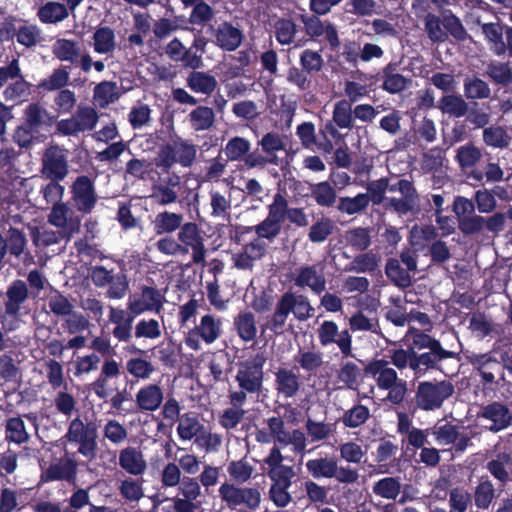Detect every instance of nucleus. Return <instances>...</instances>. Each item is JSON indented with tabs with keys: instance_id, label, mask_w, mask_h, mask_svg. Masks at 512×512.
Returning a JSON list of instances; mask_svg holds the SVG:
<instances>
[{
	"instance_id": "nucleus-1",
	"label": "nucleus",
	"mask_w": 512,
	"mask_h": 512,
	"mask_svg": "<svg viewBox=\"0 0 512 512\" xmlns=\"http://www.w3.org/2000/svg\"><path fill=\"white\" fill-rule=\"evenodd\" d=\"M366 190L365 194L370 197V202L374 205L386 202V208L399 216L417 213L419 210L415 208L418 192L412 180L397 175L382 177L370 181Z\"/></svg>"
},
{
	"instance_id": "nucleus-2",
	"label": "nucleus",
	"mask_w": 512,
	"mask_h": 512,
	"mask_svg": "<svg viewBox=\"0 0 512 512\" xmlns=\"http://www.w3.org/2000/svg\"><path fill=\"white\" fill-rule=\"evenodd\" d=\"M413 348H415V357L412 360L411 370L417 378L431 370L447 375L443 370L442 362L457 357L456 352L445 349L438 339L423 331L413 335Z\"/></svg>"
},
{
	"instance_id": "nucleus-3",
	"label": "nucleus",
	"mask_w": 512,
	"mask_h": 512,
	"mask_svg": "<svg viewBox=\"0 0 512 512\" xmlns=\"http://www.w3.org/2000/svg\"><path fill=\"white\" fill-rule=\"evenodd\" d=\"M60 181L49 180L46 185L41 187L40 193L45 204L52 205L49 223L58 228H63L69 237L79 232L81 217L78 214H74V211L68 207L67 202H62L65 188L60 184Z\"/></svg>"
},
{
	"instance_id": "nucleus-4",
	"label": "nucleus",
	"mask_w": 512,
	"mask_h": 512,
	"mask_svg": "<svg viewBox=\"0 0 512 512\" xmlns=\"http://www.w3.org/2000/svg\"><path fill=\"white\" fill-rule=\"evenodd\" d=\"M291 313L295 319L303 322L313 316L314 308L306 295L286 291L279 297L274 312L268 319V329L276 335L282 334Z\"/></svg>"
},
{
	"instance_id": "nucleus-5",
	"label": "nucleus",
	"mask_w": 512,
	"mask_h": 512,
	"mask_svg": "<svg viewBox=\"0 0 512 512\" xmlns=\"http://www.w3.org/2000/svg\"><path fill=\"white\" fill-rule=\"evenodd\" d=\"M424 31L432 43H444L451 36L458 42H464L468 38V33L457 17L451 10L444 9L440 15L428 12L423 17Z\"/></svg>"
},
{
	"instance_id": "nucleus-6",
	"label": "nucleus",
	"mask_w": 512,
	"mask_h": 512,
	"mask_svg": "<svg viewBox=\"0 0 512 512\" xmlns=\"http://www.w3.org/2000/svg\"><path fill=\"white\" fill-rule=\"evenodd\" d=\"M455 392L450 380H425L418 382L414 397L409 403V410L436 411L440 409Z\"/></svg>"
},
{
	"instance_id": "nucleus-7",
	"label": "nucleus",
	"mask_w": 512,
	"mask_h": 512,
	"mask_svg": "<svg viewBox=\"0 0 512 512\" xmlns=\"http://www.w3.org/2000/svg\"><path fill=\"white\" fill-rule=\"evenodd\" d=\"M507 352L502 354L499 360L492 351L486 353L471 352L466 355V360L473 370L480 376V382L484 388L494 389L505 382V370L512 371V367L505 363Z\"/></svg>"
},
{
	"instance_id": "nucleus-8",
	"label": "nucleus",
	"mask_w": 512,
	"mask_h": 512,
	"mask_svg": "<svg viewBox=\"0 0 512 512\" xmlns=\"http://www.w3.org/2000/svg\"><path fill=\"white\" fill-rule=\"evenodd\" d=\"M300 67L292 66L287 71V81L300 92L308 91L312 87V78L318 75L324 67L321 50L306 48L299 54Z\"/></svg>"
},
{
	"instance_id": "nucleus-9",
	"label": "nucleus",
	"mask_w": 512,
	"mask_h": 512,
	"mask_svg": "<svg viewBox=\"0 0 512 512\" xmlns=\"http://www.w3.org/2000/svg\"><path fill=\"white\" fill-rule=\"evenodd\" d=\"M69 194L68 207L74 214L79 213L81 218L91 214L99 200L95 178L88 175L77 176L69 186Z\"/></svg>"
},
{
	"instance_id": "nucleus-10",
	"label": "nucleus",
	"mask_w": 512,
	"mask_h": 512,
	"mask_svg": "<svg viewBox=\"0 0 512 512\" xmlns=\"http://www.w3.org/2000/svg\"><path fill=\"white\" fill-rule=\"evenodd\" d=\"M65 438L71 444L78 446L77 453L82 455L87 461H92L97 456L98 450V432L94 422L84 423L77 416L69 423Z\"/></svg>"
},
{
	"instance_id": "nucleus-11",
	"label": "nucleus",
	"mask_w": 512,
	"mask_h": 512,
	"mask_svg": "<svg viewBox=\"0 0 512 512\" xmlns=\"http://www.w3.org/2000/svg\"><path fill=\"white\" fill-rule=\"evenodd\" d=\"M218 492L222 503L231 510L244 507L245 511L252 512L260 507L261 492L258 487H241L225 482L219 487Z\"/></svg>"
},
{
	"instance_id": "nucleus-12",
	"label": "nucleus",
	"mask_w": 512,
	"mask_h": 512,
	"mask_svg": "<svg viewBox=\"0 0 512 512\" xmlns=\"http://www.w3.org/2000/svg\"><path fill=\"white\" fill-rule=\"evenodd\" d=\"M258 146L261 147V151L258 148L255 149L245 160V165L249 169H264L269 164L277 166L279 164L277 153L286 149L283 137L275 131L264 134L258 141Z\"/></svg>"
},
{
	"instance_id": "nucleus-13",
	"label": "nucleus",
	"mask_w": 512,
	"mask_h": 512,
	"mask_svg": "<svg viewBox=\"0 0 512 512\" xmlns=\"http://www.w3.org/2000/svg\"><path fill=\"white\" fill-rule=\"evenodd\" d=\"M266 357L263 353H256L249 359L239 362L236 381L239 388L248 391L249 394H258L263 388V367Z\"/></svg>"
},
{
	"instance_id": "nucleus-14",
	"label": "nucleus",
	"mask_w": 512,
	"mask_h": 512,
	"mask_svg": "<svg viewBox=\"0 0 512 512\" xmlns=\"http://www.w3.org/2000/svg\"><path fill=\"white\" fill-rule=\"evenodd\" d=\"M273 35L281 46L303 47L308 39L302 34L298 13L273 18L271 24Z\"/></svg>"
},
{
	"instance_id": "nucleus-15",
	"label": "nucleus",
	"mask_w": 512,
	"mask_h": 512,
	"mask_svg": "<svg viewBox=\"0 0 512 512\" xmlns=\"http://www.w3.org/2000/svg\"><path fill=\"white\" fill-rule=\"evenodd\" d=\"M268 476L272 483L269 488V498L278 508H285L292 502L288 489L292 486V479L296 476L293 467H282L279 471H269Z\"/></svg>"
},
{
	"instance_id": "nucleus-16",
	"label": "nucleus",
	"mask_w": 512,
	"mask_h": 512,
	"mask_svg": "<svg viewBox=\"0 0 512 512\" xmlns=\"http://www.w3.org/2000/svg\"><path fill=\"white\" fill-rule=\"evenodd\" d=\"M42 175L49 180H64L69 173L68 150L51 145L42 156Z\"/></svg>"
},
{
	"instance_id": "nucleus-17",
	"label": "nucleus",
	"mask_w": 512,
	"mask_h": 512,
	"mask_svg": "<svg viewBox=\"0 0 512 512\" xmlns=\"http://www.w3.org/2000/svg\"><path fill=\"white\" fill-rule=\"evenodd\" d=\"M318 339L322 346L326 347L336 344L344 357L352 355V336L348 329L339 332L336 322L332 320L323 321L318 330Z\"/></svg>"
},
{
	"instance_id": "nucleus-18",
	"label": "nucleus",
	"mask_w": 512,
	"mask_h": 512,
	"mask_svg": "<svg viewBox=\"0 0 512 512\" xmlns=\"http://www.w3.org/2000/svg\"><path fill=\"white\" fill-rule=\"evenodd\" d=\"M177 239L180 246H184L183 254H187L189 249L192 250V260L195 264L204 262L206 256V248L201 230L195 222H187L179 228Z\"/></svg>"
},
{
	"instance_id": "nucleus-19",
	"label": "nucleus",
	"mask_w": 512,
	"mask_h": 512,
	"mask_svg": "<svg viewBox=\"0 0 512 512\" xmlns=\"http://www.w3.org/2000/svg\"><path fill=\"white\" fill-rule=\"evenodd\" d=\"M128 300L132 312H138L139 315L145 312L160 313L164 305V296L161 291L146 285L140 288V293L130 295Z\"/></svg>"
},
{
	"instance_id": "nucleus-20",
	"label": "nucleus",
	"mask_w": 512,
	"mask_h": 512,
	"mask_svg": "<svg viewBox=\"0 0 512 512\" xmlns=\"http://www.w3.org/2000/svg\"><path fill=\"white\" fill-rule=\"evenodd\" d=\"M178 491L183 496L173 498L175 512H195L198 505L194 503L201 494V487L197 478L184 476L178 484Z\"/></svg>"
},
{
	"instance_id": "nucleus-21",
	"label": "nucleus",
	"mask_w": 512,
	"mask_h": 512,
	"mask_svg": "<svg viewBox=\"0 0 512 512\" xmlns=\"http://www.w3.org/2000/svg\"><path fill=\"white\" fill-rule=\"evenodd\" d=\"M57 115L51 114L38 102L30 103L23 111V123L30 130L40 133L47 131L56 123Z\"/></svg>"
},
{
	"instance_id": "nucleus-22",
	"label": "nucleus",
	"mask_w": 512,
	"mask_h": 512,
	"mask_svg": "<svg viewBox=\"0 0 512 512\" xmlns=\"http://www.w3.org/2000/svg\"><path fill=\"white\" fill-rule=\"evenodd\" d=\"M478 416L479 418L491 421L492 424L487 429L493 433L506 429L512 422L509 407L498 401L482 406Z\"/></svg>"
},
{
	"instance_id": "nucleus-23",
	"label": "nucleus",
	"mask_w": 512,
	"mask_h": 512,
	"mask_svg": "<svg viewBox=\"0 0 512 512\" xmlns=\"http://www.w3.org/2000/svg\"><path fill=\"white\" fill-rule=\"evenodd\" d=\"M78 463L70 457L61 458L59 462L50 464L42 472V482L66 481L76 485Z\"/></svg>"
},
{
	"instance_id": "nucleus-24",
	"label": "nucleus",
	"mask_w": 512,
	"mask_h": 512,
	"mask_svg": "<svg viewBox=\"0 0 512 512\" xmlns=\"http://www.w3.org/2000/svg\"><path fill=\"white\" fill-rule=\"evenodd\" d=\"M139 313H133L127 301V309L110 308V321L115 325L113 336L120 342H129L132 338V324Z\"/></svg>"
},
{
	"instance_id": "nucleus-25",
	"label": "nucleus",
	"mask_w": 512,
	"mask_h": 512,
	"mask_svg": "<svg viewBox=\"0 0 512 512\" xmlns=\"http://www.w3.org/2000/svg\"><path fill=\"white\" fill-rule=\"evenodd\" d=\"M294 282L297 287L310 288L316 295H321L326 290V278L320 264L301 266Z\"/></svg>"
},
{
	"instance_id": "nucleus-26",
	"label": "nucleus",
	"mask_w": 512,
	"mask_h": 512,
	"mask_svg": "<svg viewBox=\"0 0 512 512\" xmlns=\"http://www.w3.org/2000/svg\"><path fill=\"white\" fill-rule=\"evenodd\" d=\"M209 29L213 33L214 44L223 51H235L242 43V31L230 22L223 21L216 28L210 25Z\"/></svg>"
},
{
	"instance_id": "nucleus-27",
	"label": "nucleus",
	"mask_w": 512,
	"mask_h": 512,
	"mask_svg": "<svg viewBox=\"0 0 512 512\" xmlns=\"http://www.w3.org/2000/svg\"><path fill=\"white\" fill-rule=\"evenodd\" d=\"M5 295V314L13 318H18L20 316L22 306L29 299L27 283L24 280L15 279L7 287Z\"/></svg>"
},
{
	"instance_id": "nucleus-28",
	"label": "nucleus",
	"mask_w": 512,
	"mask_h": 512,
	"mask_svg": "<svg viewBox=\"0 0 512 512\" xmlns=\"http://www.w3.org/2000/svg\"><path fill=\"white\" fill-rule=\"evenodd\" d=\"M389 362L385 359H374L364 368V374L376 377V383L379 389L388 390L399 383L397 372L388 367Z\"/></svg>"
},
{
	"instance_id": "nucleus-29",
	"label": "nucleus",
	"mask_w": 512,
	"mask_h": 512,
	"mask_svg": "<svg viewBox=\"0 0 512 512\" xmlns=\"http://www.w3.org/2000/svg\"><path fill=\"white\" fill-rule=\"evenodd\" d=\"M267 210L266 218L250 229L256 233L258 238L267 239L272 242L281 233L284 223L274 200L267 206Z\"/></svg>"
},
{
	"instance_id": "nucleus-30",
	"label": "nucleus",
	"mask_w": 512,
	"mask_h": 512,
	"mask_svg": "<svg viewBox=\"0 0 512 512\" xmlns=\"http://www.w3.org/2000/svg\"><path fill=\"white\" fill-rule=\"evenodd\" d=\"M118 464L121 469L133 476H140L147 469V462L142 451L133 446H127L120 450Z\"/></svg>"
},
{
	"instance_id": "nucleus-31",
	"label": "nucleus",
	"mask_w": 512,
	"mask_h": 512,
	"mask_svg": "<svg viewBox=\"0 0 512 512\" xmlns=\"http://www.w3.org/2000/svg\"><path fill=\"white\" fill-rule=\"evenodd\" d=\"M120 373V365L116 360L110 358L104 361L99 376L92 383V389L99 399L107 400L113 391L108 387V380L119 377Z\"/></svg>"
},
{
	"instance_id": "nucleus-32",
	"label": "nucleus",
	"mask_w": 512,
	"mask_h": 512,
	"mask_svg": "<svg viewBox=\"0 0 512 512\" xmlns=\"http://www.w3.org/2000/svg\"><path fill=\"white\" fill-rule=\"evenodd\" d=\"M273 200L277 207L283 223L288 220L290 223L298 227H305L309 224L308 217L303 208L289 207V203L285 195L277 192L273 196Z\"/></svg>"
},
{
	"instance_id": "nucleus-33",
	"label": "nucleus",
	"mask_w": 512,
	"mask_h": 512,
	"mask_svg": "<svg viewBox=\"0 0 512 512\" xmlns=\"http://www.w3.org/2000/svg\"><path fill=\"white\" fill-rule=\"evenodd\" d=\"M163 399V390L157 384H147L136 393V404L141 411H156Z\"/></svg>"
},
{
	"instance_id": "nucleus-34",
	"label": "nucleus",
	"mask_w": 512,
	"mask_h": 512,
	"mask_svg": "<svg viewBox=\"0 0 512 512\" xmlns=\"http://www.w3.org/2000/svg\"><path fill=\"white\" fill-rule=\"evenodd\" d=\"M184 8H191L188 22L204 27L215 17L214 8L205 0H180Z\"/></svg>"
},
{
	"instance_id": "nucleus-35",
	"label": "nucleus",
	"mask_w": 512,
	"mask_h": 512,
	"mask_svg": "<svg viewBox=\"0 0 512 512\" xmlns=\"http://www.w3.org/2000/svg\"><path fill=\"white\" fill-rule=\"evenodd\" d=\"M382 85L381 88L390 94H397L404 91L411 84V79L396 72V65L393 63L387 64L381 73Z\"/></svg>"
},
{
	"instance_id": "nucleus-36",
	"label": "nucleus",
	"mask_w": 512,
	"mask_h": 512,
	"mask_svg": "<svg viewBox=\"0 0 512 512\" xmlns=\"http://www.w3.org/2000/svg\"><path fill=\"white\" fill-rule=\"evenodd\" d=\"M275 387L278 394L286 398L294 397L299 389V376L292 369L279 368L275 373Z\"/></svg>"
},
{
	"instance_id": "nucleus-37",
	"label": "nucleus",
	"mask_w": 512,
	"mask_h": 512,
	"mask_svg": "<svg viewBox=\"0 0 512 512\" xmlns=\"http://www.w3.org/2000/svg\"><path fill=\"white\" fill-rule=\"evenodd\" d=\"M52 53L60 61L78 64L81 56V45L73 39L59 38L52 46Z\"/></svg>"
},
{
	"instance_id": "nucleus-38",
	"label": "nucleus",
	"mask_w": 512,
	"mask_h": 512,
	"mask_svg": "<svg viewBox=\"0 0 512 512\" xmlns=\"http://www.w3.org/2000/svg\"><path fill=\"white\" fill-rule=\"evenodd\" d=\"M338 460L334 456H324L310 459L306 462V469L314 479H331L336 475Z\"/></svg>"
},
{
	"instance_id": "nucleus-39",
	"label": "nucleus",
	"mask_w": 512,
	"mask_h": 512,
	"mask_svg": "<svg viewBox=\"0 0 512 512\" xmlns=\"http://www.w3.org/2000/svg\"><path fill=\"white\" fill-rule=\"evenodd\" d=\"M481 158V149L472 141H469L456 149L455 161L458 163L461 171L466 174L469 173L468 170H473Z\"/></svg>"
},
{
	"instance_id": "nucleus-40",
	"label": "nucleus",
	"mask_w": 512,
	"mask_h": 512,
	"mask_svg": "<svg viewBox=\"0 0 512 512\" xmlns=\"http://www.w3.org/2000/svg\"><path fill=\"white\" fill-rule=\"evenodd\" d=\"M36 16L42 24H56L65 20L69 11L65 4L49 1L38 8Z\"/></svg>"
},
{
	"instance_id": "nucleus-41",
	"label": "nucleus",
	"mask_w": 512,
	"mask_h": 512,
	"mask_svg": "<svg viewBox=\"0 0 512 512\" xmlns=\"http://www.w3.org/2000/svg\"><path fill=\"white\" fill-rule=\"evenodd\" d=\"M187 87L195 93L211 95L217 88V80L207 72L193 70L186 79Z\"/></svg>"
},
{
	"instance_id": "nucleus-42",
	"label": "nucleus",
	"mask_w": 512,
	"mask_h": 512,
	"mask_svg": "<svg viewBox=\"0 0 512 512\" xmlns=\"http://www.w3.org/2000/svg\"><path fill=\"white\" fill-rule=\"evenodd\" d=\"M183 215L179 213L163 211L158 213L153 220V229L156 235L171 234L182 225Z\"/></svg>"
},
{
	"instance_id": "nucleus-43",
	"label": "nucleus",
	"mask_w": 512,
	"mask_h": 512,
	"mask_svg": "<svg viewBox=\"0 0 512 512\" xmlns=\"http://www.w3.org/2000/svg\"><path fill=\"white\" fill-rule=\"evenodd\" d=\"M70 80V73L67 70V67L61 66L52 71V73L47 77L42 79L38 85L37 89L39 92H52V91H60L65 89Z\"/></svg>"
},
{
	"instance_id": "nucleus-44",
	"label": "nucleus",
	"mask_w": 512,
	"mask_h": 512,
	"mask_svg": "<svg viewBox=\"0 0 512 512\" xmlns=\"http://www.w3.org/2000/svg\"><path fill=\"white\" fill-rule=\"evenodd\" d=\"M438 108L443 114H447L454 118H461L465 116L469 107L467 102L461 95L447 94L440 98Z\"/></svg>"
},
{
	"instance_id": "nucleus-45",
	"label": "nucleus",
	"mask_w": 512,
	"mask_h": 512,
	"mask_svg": "<svg viewBox=\"0 0 512 512\" xmlns=\"http://www.w3.org/2000/svg\"><path fill=\"white\" fill-rule=\"evenodd\" d=\"M506 26L507 25H502L498 22L484 23L481 25L482 33L490 44V49L497 56H500L501 49H504L505 40L503 37L506 38Z\"/></svg>"
},
{
	"instance_id": "nucleus-46",
	"label": "nucleus",
	"mask_w": 512,
	"mask_h": 512,
	"mask_svg": "<svg viewBox=\"0 0 512 512\" xmlns=\"http://www.w3.org/2000/svg\"><path fill=\"white\" fill-rule=\"evenodd\" d=\"M364 370L354 362L348 361L341 365L337 372V379L350 390H358Z\"/></svg>"
},
{
	"instance_id": "nucleus-47",
	"label": "nucleus",
	"mask_w": 512,
	"mask_h": 512,
	"mask_svg": "<svg viewBox=\"0 0 512 512\" xmlns=\"http://www.w3.org/2000/svg\"><path fill=\"white\" fill-rule=\"evenodd\" d=\"M94 51L99 54H109L115 50V33L109 26L98 27L93 34Z\"/></svg>"
},
{
	"instance_id": "nucleus-48",
	"label": "nucleus",
	"mask_w": 512,
	"mask_h": 512,
	"mask_svg": "<svg viewBox=\"0 0 512 512\" xmlns=\"http://www.w3.org/2000/svg\"><path fill=\"white\" fill-rule=\"evenodd\" d=\"M311 197L321 207L330 208L338 202L336 190L329 181L311 185Z\"/></svg>"
},
{
	"instance_id": "nucleus-49",
	"label": "nucleus",
	"mask_w": 512,
	"mask_h": 512,
	"mask_svg": "<svg viewBox=\"0 0 512 512\" xmlns=\"http://www.w3.org/2000/svg\"><path fill=\"white\" fill-rule=\"evenodd\" d=\"M370 204V197L364 193H358L354 197H340L336 205L340 213L354 215L367 209Z\"/></svg>"
},
{
	"instance_id": "nucleus-50",
	"label": "nucleus",
	"mask_w": 512,
	"mask_h": 512,
	"mask_svg": "<svg viewBox=\"0 0 512 512\" xmlns=\"http://www.w3.org/2000/svg\"><path fill=\"white\" fill-rule=\"evenodd\" d=\"M338 125L331 119L319 129V152L322 154H330L334 151L332 140H340L342 138Z\"/></svg>"
},
{
	"instance_id": "nucleus-51",
	"label": "nucleus",
	"mask_w": 512,
	"mask_h": 512,
	"mask_svg": "<svg viewBox=\"0 0 512 512\" xmlns=\"http://www.w3.org/2000/svg\"><path fill=\"white\" fill-rule=\"evenodd\" d=\"M250 142L243 137L235 136L228 140L224 148V153L229 161H244L249 157Z\"/></svg>"
},
{
	"instance_id": "nucleus-52",
	"label": "nucleus",
	"mask_w": 512,
	"mask_h": 512,
	"mask_svg": "<svg viewBox=\"0 0 512 512\" xmlns=\"http://www.w3.org/2000/svg\"><path fill=\"white\" fill-rule=\"evenodd\" d=\"M173 146L175 147L176 162L183 167H191L196 160V145L176 136L173 140Z\"/></svg>"
},
{
	"instance_id": "nucleus-53",
	"label": "nucleus",
	"mask_w": 512,
	"mask_h": 512,
	"mask_svg": "<svg viewBox=\"0 0 512 512\" xmlns=\"http://www.w3.org/2000/svg\"><path fill=\"white\" fill-rule=\"evenodd\" d=\"M504 172L498 163L489 162L485 170L473 169L467 173V179L472 180V185L476 186L483 183L484 178L487 182H499L503 180Z\"/></svg>"
},
{
	"instance_id": "nucleus-54",
	"label": "nucleus",
	"mask_w": 512,
	"mask_h": 512,
	"mask_svg": "<svg viewBox=\"0 0 512 512\" xmlns=\"http://www.w3.org/2000/svg\"><path fill=\"white\" fill-rule=\"evenodd\" d=\"M194 328L200 334L201 339L207 344L216 341L221 334L220 320L215 319L210 314L204 315L200 320V324Z\"/></svg>"
},
{
	"instance_id": "nucleus-55",
	"label": "nucleus",
	"mask_w": 512,
	"mask_h": 512,
	"mask_svg": "<svg viewBox=\"0 0 512 512\" xmlns=\"http://www.w3.org/2000/svg\"><path fill=\"white\" fill-rule=\"evenodd\" d=\"M332 120L340 129L351 130L354 128L352 104L346 99L337 101L332 111Z\"/></svg>"
},
{
	"instance_id": "nucleus-56",
	"label": "nucleus",
	"mask_w": 512,
	"mask_h": 512,
	"mask_svg": "<svg viewBox=\"0 0 512 512\" xmlns=\"http://www.w3.org/2000/svg\"><path fill=\"white\" fill-rule=\"evenodd\" d=\"M295 134L304 149L319 152V137L316 134V127L313 122L304 121L300 123L296 127Z\"/></svg>"
},
{
	"instance_id": "nucleus-57",
	"label": "nucleus",
	"mask_w": 512,
	"mask_h": 512,
	"mask_svg": "<svg viewBox=\"0 0 512 512\" xmlns=\"http://www.w3.org/2000/svg\"><path fill=\"white\" fill-rule=\"evenodd\" d=\"M239 337L245 341H252L257 334L255 317L252 312H242L234 320Z\"/></svg>"
},
{
	"instance_id": "nucleus-58",
	"label": "nucleus",
	"mask_w": 512,
	"mask_h": 512,
	"mask_svg": "<svg viewBox=\"0 0 512 512\" xmlns=\"http://www.w3.org/2000/svg\"><path fill=\"white\" fill-rule=\"evenodd\" d=\"M369 418V408L362 404H356L343 413L341 422L345 427L354 429L365 424Z\"/></svg>"
},
{
	"instance_id": "nucleus-59",
	"label": "nucleus",
	"mask_w": 512,
	"mask_h": 512,
	"mask_svg": "<svg viewBox=\"0 0 512 512\" xmlns=\"http://www.w3.org/2000/svg\"><path fill=\"white\" fill-rule=\"evenodd\" d=\"M373 493L379 497L396 500L401 492V483L399 478L396 477H385L373 485Z\"/></svg>"
},
{
	"instance_id": "nucleus-60",
	"label": "nucleus",
	"mask_w": 512,
	"mask_h": 512,
	"mask_svg": "<svg viewBox=\"0 0 512 512\" xmlns=\"http://www.w3.org/2000/svg\"><path fill=\"white\" fill-rule=\"evenodd\" d=\"M495 498V488L488 478H481L474 491V503L479 509H488Z\"/></svg>"
},
{
	"instance_id": "nucleus-61",
	"label": "nucleus",
	"mask_w": 512,
	"mask_h": 512,
	"mask_svg": "<svg viewBox=\"0 0 512 512\" xmlns=\"http://www.w3.org/2000/svg\"><path fill=\"white\" fill-rule=\"evenodd\" d=\"M345 238L350 247L360 252L367 250L372 243L370 229L365 227H355L348 230Z\"/></svg>"
},
{
	"instance_id": "nucleus-62",
	"label": "nucleus",
	"mask_w": 512,
	"mask_h": 512,
	"mask_svg": "<svg viewBox=\"0 0 512 512\" xmlns=\"http://www.w3.org/2000/svg\"><path fill=\"white\" fill-rule=\"evenodd\" d=\"M385 272L389 280L396 286L406 288L411 285V277L409 272L404 269L400 262L395 258L388 259Z\"/></svg>"
},
{
	"instance_id": "nucleus-63",
	"label": "nucleus",
	"mask_w": 512,
	"mask_h": 512,
	"mask_svg": "<svg viewBox=\"0 0 512 512\" xmlns=\"http://www.w3.org/2000/svg\"><path fill=\"white\" fill-rule=\"evenodd\" d=\"M215 115L212 108L198 106L189 114L190 123L195 131H203L212 127Z\"/></svg>"
},
{
	"instance_id": "nucleus-64",
	"label": "nucleus",
	"mask_w": 512,
	"mask_h": 512,
	"mask_svg": "<svg viewBox=\"0 0 512 512\" xmlns=\"http://www.w3.org/2000/svg\"><path fill=\"white\" fill-rule=\"evenodd\" d=\"M294 362L304 371L314 373L322 366L323 357L318 351H303L300 349L297 355L294 356Z\"/></svg>"
}]
</instances>
